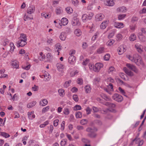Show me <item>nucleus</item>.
Returning <instances> with one entry per match:
<instances>
[{
	"label": "nucleus",
	"mask_w": 146,
	"mask_h": 146,
	"mask_svg": "<svg viewBox=\"0 0 146 146\" xmlns=\"http://www.w3.org/2000/svg\"><path fill=\"white\" fill-rule=\"evenodd\" d=\"M97 131V129L95 128H92L90 127H88L86 129V131L89 133L88 135L91 138H95L96 136V134L95 132Z\"/></svg>",
	"instance_id": "f257e3e1"
},
{
	"label": "nucleus",
	"mask_w": 146,
	"mask_h": 146,
	"mask_svg": "<svg viewBox=\"0 0 146 146\" xmlns=\"http://www.w3.org/2000/svg\"><path fill=\"white\" fill-rule=\"evenodd\" d=\"M112 98L113 100L118 102H121L123 99L122 96L117 93L114 94L112 96Z\"/></svg>",
	"instance_id": "f03ea898"
},
{
	"label": "nucleus",
	"mask_w": 146,
	"mask_h": 146,
	"mask_svg": "<svg viewBox=\"0 0 146 146\" xmlns=\"http://www.w3.org/2000/svg\"><path fill=\"white\" fill-rule=\"evenodd\" d=\"M103 64L100 63H96L95 66H94L93 70L96 72H98L100 70L101 68L103 67Z\"/></svg>",
	"instance_id": "7ed1b4c3"
},
{
	"label": "nucleus",
	"mask_w": 146,
	"mask_h": 146,
	"mask_svg": "<svg viewBox=\"0 0 146 146\" xmlns=\"http://www.w3.org/2000/svg\"><path fill=\"white\" fill-rule=\"evenodd\" d=\"M135 47L137 51L140 54H141L143 52V47L141 44L136 43L135 45Z\"/></svg>",
	"instance_id": "20e7f679"
},
{
	"label": "nucleus",
	"mask_w": 146,
	"mask_h": 146,
	"mask_svg": "<svg viewBox=\"0 0 146 146\" xmlns=\"http://www.w3.org/2000/svg\"><path fill=\"white\" fill-rule=\"evenodd\" d=\"M139 57L140 58V56L137 54H134L133 56H131L129 55L128 57V58L129 60L132 62H134L136 60V59L139 58Z\"/></svg>",
	"instance_id": "39448f33"
},
{
	"label": "nucleus",
	"mask_w": 146,
	"mask_h": 146,
	"mask_svg": "<svg viewBox=\"0 0 146 146\" xmlns=\"http://www.w3.org/2000/svg\"><path fill=\"white\" fill-rule=\"evenodd\" d=\"M72 24L73 26H79L80 23L78 19L76 18H74L72 20Z\"/></svg>",
	"instance_id": "423d86ee"
},
{
	"label": "nucleus",
	"mask_w": 146,
	"mask_h": 146,
	"mask_svg": "<svg viewBox=\"0 0 146 146\" xmlns=\"http://www.w3.org/2000/svg\"><path fill=\"white\" fill-rule=\"evenodd\" d=\"M35 8L33 5H30L27 9V13L29 14H31L34 12Z\"/></svg>",
	"instance_id": "0eeeda50"
},
{
	"label": "nucleus",
	"mask_w": 146,
	"mask_h": 146,
	"mask_svg": "<svg viewBox=\"0 0 146 146\" xmlns=\"http://www.w3.org/2000/svg\"><path fill=\"white\" fill-rule=\"evenodd\" d=\"M68 62L72 65H74L76 62V57L73 55L70 56L68 58Z\"/></svg>",
	"instance_id": "6e6552de"
},
{
	"label": "nucleus",
	"mask_w": 146,
	"mask_h": 146,
	"mask_svg": "<svg viewBox=\"0 0 146 146\" xmlns=\"http://www.w3.org/2000/svg\"><path fill=\"white\" fill-rule=\"evenodd\" d=\"M126 66L129 69H131L135 72L137 73L138 72V70L135 66L130 64H126Z\"/></svg>",
	"instance_id": "1a4fd4ad"
},
{
	"label": "nucleus",
	"mask_w": 146,
	"mask_h": 146,
	"mask_svg": "<svg viewBox=\"0 0 146 146\" xmlns=\"http://www.w3.org/2000/svg\"><path fill=\"white\" fill-rule=\"evenodd\" d=\"M18 47L20 46L23 47L27 44L26 41H23V40H19L17 42Z\"/></svg>",
	"instance_id": "9d476101"
},
{
	"label": "nucleus",
	"mask_w": 146,
	"mask_h": 146,
	"mask_svg": "<svg viewBox=\"0 0 146 146\" xmlns=\"http://www.w3.org/2000/svg\"><path fill=\"white\" fill-rule=\"evenodd\" d=\"M117 51L118 52V54L121 55L126 50L123 46L121 45L118 48Z\"/></svg>",
	"instance_id": "9b49d317"
},
{
	"label": "nucleus",
	"mask_w": 146,
	"mask_h": 146,
	"mask_svg": "<svg viewBox=\"0 0 146 146\" xmlns=\"http://www.w3.org/2000/svg\"><path fill=\"white\" fill-rule=\"evenodd\" d=\"M104 2L105 4L108 6H113L114 4L113 0H105Z\"/></svg>",
	"instance_id": "f8f14e48"
},
{
	"label": "nucleus",
	"mask_w": 146,
	"mask_h": 146,
	"mask_svg": "<svg viewBox=\"0 0 146 146\" xmlns=\"http://www.w3.org/2000/svg\"><path fill=\"white\" fill-rule=\"evenodd\" d=\"M104 16L103 14L100 13L97 15L96 16V19L97 21H100L104 18Z\"/></svg>",
	"instance_id": "ddd939ff"
},
{
	"label": "nucleus",
	"mask_w": 146,
	"mask_h": 146,
	"mask_svg": "<svg viewBox=\"0 0 146 146\" xmlns=\"http://www.w3.org/2000/svg\"><path fill=\"white\" fill-rule=\"evenodd\" d=\"M135 63L137 65L139 66L140 65H143V63L142 61V59L141 57L140 56V58L139 57V58L136 59Z\"/></svg>",
	"instance_id": "4468645a"
},
{
	"label": "nucleus",
	"mask_w": 146,
	"mask_h": 146,
	"mask_svg": "<svg viewBox=\"0 0 146 146\" xmlns=\"http://www.w3.org/2000/svg\"><path fill=\"white\" fill-rule=\"evenodd\" d=\"M135 63L137 65L139 66L140 65H143V63L142 61V59L141 57L140 56V58L139 57V58L136 59Z\"/></svg>",
	"instance_id": "2eb2a0df"
},
{
	"label": "nucleus",
	"mask_w": 146,
	"mask_h": 146,
	"mask_svg": "<svg viewBox=\"0 0 146 146\" xmlns=\"http://www.w3.org/2000/svg\"><path fill=\"white\" fill-rule=\"evenodd\" d=\"M123 70L125 72L128 76H132L133 75V73L127 69L126 67H125L123 68Z\"/></svg>",
	"instance_id": "dca6fc26"
},
{
	"label": "nucleus",
	"mask_w": 146,
	"mask_h": 146,
	"mask_svg": "<svg viewBox=\"0 0 146 146\" xmlns=\"http://www.w3.org/2000/svg\"><path fill=\"white\" fill-rule=\"evenodd\" d=\"M12 65L14 68L17 69L18 68L19 62L16 60L13 61L12 62Z\"/></svg>",
	"instance_id": "f3484780"
},
{
	"label": "nucleus",
	"mask_w": 146,
	"mask_h": 146,
	"mask_svg": "<svg viewBox=\"0 0 146 146\" xmlns=\"http://www.w3.org/2000/svg\"><path fill=\"white\" fill-rule=\"evenodd\" d=\"M41 78H43L44 77L45 78V81H47L50 78V76L48 73H45L44 74L40 76Z\"/></svg>",
	"instance_id": "a211bd4d"
},
{
	"label": "nucleus",
	"mask_w": 146,
	"mask_h": 146,
	"mask_svg": "<svg viewBox=\"0 0 146 146\" xmlns=\"http://www.w3.org/2000/svg\"><path fill=\"white\" fill-rule=\"evenodd\" d=\"M68 23V19L65 18H62L61 21V23L62 25L64 26L67 25Z\"/></svg>",
	"instance_id": "6ab92c4d"
},
{
	"label": "nucleus",
	"mask_w": 146,
	"mask_h": 146,
	"mask_svg": "<svg viewBox=\"0 0 146 146\" xmlns=\"http://www.w3.org/2000/svg\"><path fill=\"white\" fill-rule=\"evenodd\" d=\"M33 111L29 112H28V115L29 118L31 119H33L35 117V114H33L34 113Z\"/></svg>",
	"instance_id": "aec40b11"
},
{
	"label": "nucleus",
	"mask_w": 146,
	"mask_h": 146,
	"mask_svg": "<svg viewBox=\"0 0 146 146\" xmlns=\"http://www.w3.org/2000/svg\"><path fill=\"white\" fill-rule=\"evenodd\" d=\"M114 25L115 27L118 28H121L123 27V24L121 23L115 22L114 23Z\"/></svg>",
	"instance_id": "412c9836"
},
{
	"label": "nucleus",
	"mask_w": 146,
	"mask_h": 146,
	"mask_svg": "<svg viewBox=\"0 0 146 146\" xmlns=\"http://www.w3.org/2000/svg\"><path fill=\"white\" fill-rule=\"evenodd\" d=\"M36 101H33L32 102H31L28 104L27 105V107L28 108H31L35 106V105L36 104Z\"/></svg>",
	"instance_id": "4be33fe9"
},
{
	"label": "nucleus",
	"mask_w": 146,
	"mask_h": 146,
	"mask_svg": "<svg viewBox=\"0 0 146 146\" xmlns=\"http://www.w3.org/2000/svg\"><path fill=\"white\" fill-rule=\"evenodd\" d=\"M19 40H23V41H27V38L25 34H22L21 35V37L19 38Z\"/></svg>",
	"instance_id": "5701e85b"
},
{
	"label": "nucleus",
	"mask_w": 146,
	"mask_h": 146,
	"mask_svg": "<svg viewBox=\"0 0 146 146\" xmlns=\"http://www.w3.org/2000/svg\"><path fill=\"white\" fill-rule=\"evenodd\" d=\"M88 17L87 14H84L82 16V19L84 22H85L89 20L88 19Z\"/></svg>",
	"instance_id": "b1692460"
},
{
	"label": "nucleus",
	"mask_w": 146,
	"mask_h": 146,
	"mask_svg": "<svg viewBox=\"0 0 146 146\" xmlns=\"http://www.w3.org/2000/svg\"><path fill=\"white\" fill-rule=\"evenodd\" d=\"M126 8L125 7H121L118 8L117 9V11L119 12L123 13L126 12Z\"/></svg>",
	"instance_id": "393cba45"
},
{
	"label": "nucleus",
	"mask_w": 146,
	"mask_h": 146,
	"mask_svg": "<svg viewBox=\"0 0 146 146\" xmlns=\"http://www.w3.org/2000/svg\"><path fill=\"white\" fill-rule=\"evenodd\" d=\"M91 88L89 85H86L85 87L86 92L87 93H89L91 92Z\"/></svg>",
	"instance_id": "a878e982"
},
{
	"label": "nucleus",
	"mask_w": 146,
	"mask_h": 146,
	"mask_svg": "<svg viewBox=\"0 0 146 146\" xmlns=\"http://www.w3.org/2000/svg\"><path fill=\"white\" fill-rule=\"evenodd\" d=\"M55 12L57 15H60L62 13V10L61 9V8L58 7H56Z\"/></svg>",
	"instance_id": "bb28decb"
},
{
	"label": "nucleus",
	"mask_w": 146,
	"mask_h": 146,
	"mask_svg": "<svg viewBox=\"0 0 146 146\" xmlns=\"http://www.w3.org/2000/svg\"><path fill=\"white\" fill-rule=\"evenodd\" d=\"M48 103V101L46 99H44L42 100V102H40V105L42 106H46Z\"/></svg>",
	"instance_id": "cd10ccee"
},
{
	"label": "nucleus",
	"mask_w": 146,
	"mask_h": 146,
	"mask_svg": "<svg viewBox=\"0 0 146 146\" xmlns=\"http://www.w3.org/2000/svg\"><path fill=\"white\" fill-rule=\"evenodd\" d=\"M65 32L62 33L60 36V39L62 40H64L66 39V36L65 35Z\"/></svg>",
	"instance_id": "c85d7f7f"
},
{
	"label": "nucleus",
	"mask_w": 146,
	"mask_h": 146,
	"mask_svg": "<svg viewBox=\"0 0 146 146\" xmlns=\"http://www.w3.org/2000/svg\"><path fill=\"white\" fill-rule=\"evenodd\" d=\"M75 34L77 36H80L81 34V30L78 29H76L74 32Z\"/></svg>",
	"instance_id": "c756f323"
},
{
	"label": "nucleus",
	"mask_w": 146,
	"mask_h": 146,
	"mask_svg": "<svg viewBox=\"0 0 146 146\" xmlns=\"http://www.w3.org/2000/svg\"><path fill=\"white\" fill-rule=\"evenodd\" d=\"M129 40L131 41H134L136 39V35L134 34H133L131 35L129 37Z\"/></svg>",
	"instance_id": "7c9ffc66"
},
{
	"label": "nucleus",
	"mask_w": 146,
	"mask_h": 146,
	"mask_svg": "<svg viewBox=\"0 0 146 146\" xmlns=\"http://www.w3.org/2000/svg\"><path fill=\"white\" fill-rule=\"evenodd\" d=\"M46 57L48 61H50L53 58V56L50 53H48L46 55Z\"/></svg>",
	"instance_id": "2f4dec72"
},
{
	"label": "nucleus",
	"mask_w": 146,
	"mask_h": 146,
	"mask_svg": "<svg viewBox=\"0 0 146 146\" xmlns=\"http://www.w3.org/2000/svg\"><path fill=\"white\" fill-rule=\"evenodd\" d=\"M104 48L103 47H101L97 50V52L98 54H101L104 52Z\"/></svg>",
	"instance_id": "473e14b6"
},
{
	"label": "nucleus",
	"mask_w": 146,
	"mask_h": 146,
	"mask_svg": "<svg viewBox=\"0 0 146 146\" xmlns=\"http://www.w3.org/2000/svg\"><path fill=\"white\" fill-rule=\"evenodd\" d=\"M58 92L60 96H63L64 95V90L62 89H60L58 90Z\"/></svg>",
	"instance_id": "72a5a7b5"
},
{
	"label": "nucleus",
	"mask_w": 146,
	"mask_h": 146,
	"mask_svg": "<svg viewBox=\"0 0 146 146\" xmlns=\"http://www.w3.org/2000/svg\"><path fill=\"white\" fill-rule=\"evenodd\" d=\"M114 40L112 39L109 40L106 43L107 45L110 46L112 45L114 42Z\"/></svg>",
	"instance_id": "f704fd0d"
},
{
	"label": "nucleus",
	"mask_w": 146,
	"mask_h": 146,
	"mask_svg": "<svg viewBox=\"0 0 146 146\" xmlns=\"http://www.w3.org/2000/svg\"><path fill=\"white\" fill-rule=\"evenodd\" d=\"M138 37L141 41L143 42L146 41V37L145 36H138Z\"/></svg>",
	"instance_id": "c9c22d12"
},
{
	"label": "nucleus",
	"mask_w": 146,
	"mask_h": 146,
	"mask_svg": "<svg viewBox=\"0 0 146 146\" xmlns=\"http://www.w3.org/2000/svg\"><path fill=\"white\" fill-rule=\"evenodd\" d=\"M106 21L102 22L100 26V28L102 29H104L106 27Z\"/></svg>",
	"instance_id": "e433bc0d"
},
{
	"label": "nucleus",
	"mask_w": 146,
	"mask_h": 146,
	"mask_svg": "<svg viewBox=\"0 0 146 146\" xmlns=\"http://www.w3.org/2000/svg\"><path fill=\"white\" fill-rule=\"evenodd\" d=\"M66 12L68 14H70L72 13L73 9L70 7H67L66 8Z\"/></svg>",
	"instance_id": "4c0bfd02"
},
{
	"label": "nucleus",
	"mask_w": 146,
	"mask_h": 146,
	"mask_svg": "<svg viewBox=\"0 0 146 146\" xmlns=\"http://www.w3.org/2000/svg\"><path fill=\"white\" fill-rule=\"evenodd\" d=\"M102 97L106 101H109L110 100V98L105 94H102Z\"/></svg>",
	"instance_id": "58836bf2"
},
{
	"label": "nucleus",
	"mask_w": 146,
	"mask_h": 146,
	"mask_svg": "<svg viewBox=\"0 0 146 146\" xmlns=\"http://www.w3.org/2000/svg\"><path fill=\"white\" fill-rule=\"evenodd\" d=\"M138 18L137 17L133 16L131 18V22L133 23L135 22H137L138 20Z\"/></svg>",
	"instance_id": "ea45409f"
},
{
	"label": "nucleus",
	"mask_w": 146,
	"mask_h": 146,
	"mask_svg": "<svg viewBox=\"0 0 146 146\" xmlns=\"http://www.w3.org/2000/svg\"><path fill=\"white\" fill-rule=\"evenodd\" d=\"M10 47H11L10 51L11 52H12L13 51L15 48V46L13 42H11L10 44Z\"/></svg>",
	"instance_id": "a19ab883"
},
{
	"label": "nucleus",
	"mask_w": 146,
	"mask_h": 146,
	"mask_svg": "<svg viewBox=\"0 0 146 146\" xmlns=\"http://www.w3.org/2000/svg\"><path fill=\"white\" fill-rule=\"evenodd\" d=\"M1 135L5 137V138H8L10 136V135L9 134L3 132H1Z\"/></svg>",
	"instance_id": "79ce46f5"
},
{
	"label": "nucleus",
	"mask_w": 146,
	"mask_h": 146,
	"mask_svg": "<svg viewBox=\"0 0 146 146\" xmlns=\"http://www.w3.org/2000/svg\"><path fill=\"white\" fill-rule=\"evenodd\" d=\"M71 80H69L68 81L66 82L64 85V87L66 88L69 86L70 84L71 83Z\"/></svg>",
	"instance_id": "37998d69"
},
{
	"label": "nucleus",
	"mask_w": 146,
	"mask_h": 146,
	"mask_svg": "<svg viewBox=\"0 0 146 146\" xmlns=\"http://www.w3.org/2000/svg\"><path fill=\"white\" fill-rule=\"evenodd\" d=\"M56 67L58 70L60 69H62L64 68V66L62 64L60 63H58L56 64Z\"/></svg>",
	"instance_id": "c03bdc74"
},
{
	"label": "nucleus",
	"mask_w": 146,
	"mask_h": 146,
	"mask_svg": "<svg viewBox=\"0 0 146 146\" xmlns=\"http://www.w3.org/2000/svg\"><path fill=\"white\" fill-rule=\"evenodd\" d=\"M67 140L66 139H63L60 142V145L62 146H64L66 143Z\"/></svg>",
	"instance_id": "a18cd8bd"
},
{
	"label": "nucleus",
	"mask_w": 146,
	"mask_h": 146,
	"mask_svg": "<svg viewBox=\"0 0 146 146\" xmlns=\"http://www.w3.org/2000/svg\"><path fill=\"white\" fill-rule=\"evenodd\" d=\"M76 116L77 118H81L82 117L81 112L80 111H78L76 113Z\"/></svg>",
	"instance_id": "49530a36"
},
{
	"label": "nucleus",
	"mask_w": 146,
	"mask_h": 146,
	"mask_svg": "<svg viewBox=\"0 0 146 146\" xmlns=\"http://www.w3.org/2000/svg\"><path fill=\"white\" fill-rule=\"evenodd\" d=\"M50 108V107L49 106H48L43 108L42 110V112L44 113L47 111Z\"/></svg>",
	"instance_id": "de8ad7c7"
},
{
	"label": "nucleus",
	"mask_w": 146,
	"mask_h": 146,
	"mask_svg": "<svg viewBox=\"0 0 146 146\" xmlns=\"http://www.w3.org/2000/svg\"><path fill=\"white\" fill-rule=\"evenodd\" d=\"M125 14L119 15L118 16V19L119 20H121L124 19L126 16Z\"/></svg>",
	"instance_id": "09e8293b"
},
{
	"label": "nucleus",
	"mask_w": 146,
	"mask_h": 146,
	"mask_svg": "<svg viewBox=\"0 0 146 146\" xmlns=\"http://www.w3.org/2000/svg\"><path fill=\"white\" fill-rule=\"evenodd\" d=\"M49 123L48 121H47L45 122L44 123L40 124V127L41 128L44 127L46 125H47Z\"/></svg>",
	"instance_id": "8fccbe9b"
},
{
	"label": "nucleus",
	"mask_w": 146,
	"mask_h": 146,
	"mask_svg": "<svg viewBox=\"0 0 146 146\" xmlns=\"http://www.w3.org/2000/svg\"><path fill=\"white\" fill-rule=\"evenodd\" d=\"M100 78L99 77H96L94 80V83L95 84L98 83L100 82Z\"/></svg>",
	"instance_id": "3c124183"
},
{
	"label": "nucleus",
	"mask_w": 146,
	"mask_h": 146,
	"mask_svg": "<svg viewBox=\"0 0 146 146\" xmlns=\"http://www.w3.org/2000/svg\"><path fill=\"white\" fill-rule=\"evenodd\" d=\"M108 88L110 90V91H113V86L111 83H110L108 86H107Z\"/></svg>",
	"instance_id": "603ef678"
},
{
	"label": "nucleus",
	"mask_w": 146,
	"mask_h": 146,
	"mask_svg": "<svg viewBox=\"0 0 146 146\" xmlns=\"http://www.w3.org/2000/svg\"><path fill=\"white\" fill-rule=\"evenodd\" d=\"M81 107L79 105H76L74 107V110H80L81 109Z\"/></svg>",
	"instance_id": "864d4df0"
},
{
	"label": "nucleus",
	"mask_w": 146,
	"mask_h": 146,
	"mask_svg": "<svg viewBox=\"0 0 146 146\" xmlns=\"http://www.w3.org/2000/svg\"><path fill=\"white\" fill-rule=\"evenodd\" d=\"M118 90L122 94L125 96L127 97V96L125 94V92L124 90H123L120 87H119L118 88Z\"/></svg>",
	"instance_id": "5fc2aeb1"
},
{
	"label": "nucleus",
	"mask_w": 146,
	"mask_h": 146,
	"mask_svg": "<svg viewBox=\"0 0 146 146\" xmlns=\"http://www.w3.org/2000/svg\"><path fill=\"white\" fill-rule=\"evenodd\" d=\"M72 4L75 6L78 5V2L77 0H72Z\"/></svg>",
	"instance_id": "6e6d98bb"
},
{
	"label": "nucleus",
	"mask_w": 146,
	"mask_h": 146,
	"mask_svg": "<svg viewBox=\"0 0 146 146\" xmlns=\"http://www.w3.org/2000/svg\"><path fill=\"white\" fill-rule=\"evenodd\" d=\"M94 15V14L91 12L89 13L87 16L88 17V19L89 20L91 19Z\"/></svg>",
	"instance_id": "4d7b16f0"
},
{
	"label": "nucleus",
	"mask_w": 146,
	"mask_h": 146,
	"mask_svg": "<svg viewBox=\"0 0 146 146\" xmlns=\"http://www.w3.org/2000/svg\"><path fill=\"white\" fill-rule=\"evenodd\" d=\"M64 113L66 115H68L69 113V109L68 108H66L64 109Z\"/></svg>",
	"instance_id": "13d9d810"
},
{
	"label": "nucleus",
	"mask_w": 146,
	"mask_h": 146,
	"mask_svg": "<svg viewBox=\"0 0 146 146\" xmlns=\"http://www.w3.org/2000/svg\"><path fill=\"white\" fill-rule=\"evenodd\" d=\"M65 124V122L64 121H63L62 122L61 124V129L63 130L64 128V125Z\"/></svg>",
	"instance_id": "bf43d9fd"
},
{
	"label": "nucleus",
	"mask_w": 146,
	"mask_h": 146,
	"mask_svg": "<svg viewBox=\"0 0 146 146\" xmlns=\"http://www.w3.org/2000/svg\"><path fill=\"white\" fill-rule=\"evenodd\" d=\"M87 120L84 119L82 120L80 122L81 124L82 125H84L87 123Z\"/></svg>",
	"instance_id": "052dcab7"
},
{
	"label": "nucleus",
	"mask_w": 146,
	"mask_h": 146,
	"mask_svg": "<svg viewBox=\"0 0 146 146\" xmlns=\"http://www.w3.org/2000/svg\"><path fill=\"white\" fill-rule=\"evenodd\" d=\"M82 140L83 142L86 143H88L90 142V141L89 140L85 138H82Z\"/></svg>",
	"instance_id": "680f3d73"
},
{
	"label": "nucleus",
	"mask_w": 146,
	"mask_h": 146,
	"mask_svg": "<svg viewBox=\"0 0 146 146\" xmlns=\"http://www.w3.org/2000/svg\"><path fill=\"white\" fill-rule=\"evenodd\" d=\"M23 104L21 102H20L19 103V110H23Z\"/></svg>",
	"instance_id": "e2e57ef3"
},
{
	"label": "nucleus",
	"mask_w": 146,
	"mask_h": 146,
	"mask_svg": "<svg viewBox=\"0 0 146 146\" xmlns=\"http://www.w3.org/2000/svg\"><path fill=\"white\" fill-rule=\"evenodd\" d=\"M59 121V120L56 119L53 122V124L54 126L56 127L58 125V123Z\"/></svg>",
	"instance_id": "0e129e2a"
},
{
	"label": "nucleus",
	"mask_w": 146,
	"mask_h": 146,
	"mask_svg": "<svg viewBox=\"0 0 146 146\" xmlns=\"http://www.w3.org/2000/svg\"><path fill=\"white\" fill-rule=\"evenodd\" d=\"M38 86L35 85L33 87H32V90L34 91H36L38 90Z\"/></svg>",
	"instance_id": "69168bd1"
},
{
	"label": "nucleus",
	"mask_w": 146,
	"mask_h": 146,
	"mask_svg": "<svg viewBox=\"0 0 146 146\" xmlns=\"http://www.w3.org/2000/svg\"><path fill=\"white\" fill-rule=\"evenodd\" d=\"M110 55L109 54H106L104 57V60H108L110 58Z\"/></svg>",
	"instance_id": "338daca9"
},
{
	"label": "nucleus",
	"mask_w": 146,
	"mask_h": 146,
	"mask_svg": "<svg viewBox=\"0 0 146 146\" xmlns=\"http://www.w3.org/2000/svg\"><path fill=\"white\" fill-rule=\"evenodd\" d=\"M145 13H146V8H143L142 10L139 11V13L140 14Z\"/></svg>",
	"instance_id": "774afa93"
}]
</instances>
